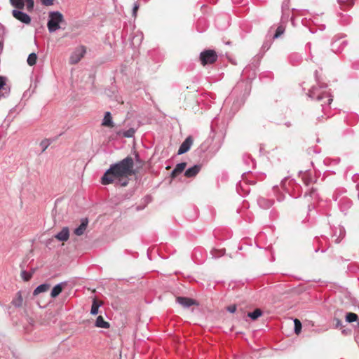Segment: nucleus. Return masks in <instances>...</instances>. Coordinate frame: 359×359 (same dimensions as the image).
I'll return each instance as SVG.
<instances>
[{"label":"nucleus","mask_w":359,"mask_h":359,"mask_svg":"<svg viewBox=\"0 0 359 359\" xmlns=\"http://www.w3.org/2000/svg\"><path fill=\"white\" fill-rule=\"evenodd\" d=\"M134 161L132 157L127 156L118 163L111 164L101 179L104 185L114 183L116 185L126 187L129 182V177L135 173Z\"/></svg>","instance_id":"nucleus-1"},{"label":"nucleus","mask_w":359,"mask_h":359,"mask_svg":"<svg viewBox=\"0 0 359 359\" xmlns=\"http://www.w3.org/2000/svg\"><path fill=\"white\" fill-rule=\"evenodd\" d=\"M327 86L323 83H318V86H313L309 91L308 95L311 99L321 101L323 98H327V104L330 105L332 102V96L326 90Z\"/></svg>","instance_id":"nucleus-2"},{"label":"nucleus","mask_w":359,"mask_h":359,"mask_svg":"<svg viewBox=\"0 0 359 359\" xmlns=\"http://www.w3.org/2000/svg\"><path fill=\"white\" fill-rule=\"evenodd\" d=\"M62 23H65V18L60 11H50L48 13L47 27L50 33L60 29L61 28L60 24Z\"/></svg>","instance_id":"nucleus-3"},{"label":"nucleus","mask_w":359,"mask_h":359,"mask_svg":"<svg viewBox=\"0 0 359 359\" xmlns=\"http://www.w3.org/2000/svg\"><path fill=\"white\" fill-rule=\"evenodd\" d=\"M9 2L15 10H23L25 8L28 12L34 10V0H9Z\"/></svg>","instance_id":"nucleus-4"},{"label":"nucleus","mask_w":359,"mask_h":359,"mask_svg":"<svg viewBox=\"0 0 359 359\" xmlns=\"http://www.w3.org/2000/svg\"><path fill=\"white\" fill-rule=\"evenodd\" d=\"M217 60V55L213 50H206L201 53L200 60L203 65L213 64Z\"/></svg>","instance_id":"nucleus-5"},{"label":"nucleus","mask_w":359,"mask_h":359,"mask_svg":"<svg viewBox=\"0 0 359 359\" xmlns=\"http://www.w3.org/2000/svg\"><path fill=\"white\" fill-rule=\"evenodd\" d=\"M86 53V47L83 46H80L75 49V50L72 53V55L69 58V62L71 64H76L78 63L81 58L84 56Z\"/></svg>","instance_id":"nucleus-6"},{"label":"nucleus","mask_w":359,"mask_h":359,"mask_svg":"<svg viewBox=\"0 0 359 359\" xmlns=\"http://www.w3.org/2000/svg\"><path fill=\"white\" fill-rule=\"evenodd\" d=\"M12 15L16 20L23 24L29 25L31 23V17L24 13L22 10H13Z\"/></svg>","instance_id":"nucleus-7"},{"label":"nucleus","mask_w":359,"mask_h":359,"mask_svg":"<svg viewBox=\"0 0 359 359\" xmlns=\"http://www.w3.org/2000/svg\"><path fill=\"white\" fill-rule=\"evenodd\" d=\"M193 144V139L191 136L187 137L181 144L177 151V154L181 155L187 152Z\"/></svg>","instance_id":"nucleus-8"},{"label":"nucleus","mask_w":359,"mask_h":359,"mask_svg":"<svg viewBox=\"0 0 359 359\" xmlns=\"http://www.w3.org/2000/svg\"><path fill=\"white\" fill-rule=\"evenodd\" d=\"M176 301L179 304L182 305L184 308H189L191 306L196 304L195 300L188 297H178Z\"/></svg>","instance_id":"nucleus-9"},{"label":"nucleus","mask_w":359,"mask_h":359,"mask_svg":"<svg viewBox=\"0 0 359 359\" xmlns=\"http://www.w3.org/2000/svg\"><path fill=\"white\" fill-rule=\"evenodd\" d=\"M60 241H67L69 237V231L68 227H63L62 229L55 236Z\"/></svg>","instance_id":"nucleus-10"},{"label":"nucleus","mask_w":359,"mask_h":359,"mask_svg":"<svg viewBox=\"0 0 359 359\" xmlns=\"http://www.w3.org/2000/svg\"><path fill=\"white\" fill-rule=\"evenodd\" d=\"M201 169V165H194V166L188 168L185 171L184 175L187 177H195L199 172Z\"/></svg>","instance_id":"nucleus-11"},{"label":"nucleus","mask_w":359,"mask_h":359,"mask_svg":"<svg viewBox=\"0 0 359 359\" xmlns=\"http://www.w3.org/2000/svg\"><path fill=\"white\" fill-rule=\"evenodd\" d=\"M88 224V220L87 218L82 219L81 224L74 229V233L76 236L83 235L87 228Z\"/></svg>","instance_id":"nucleus-12"},{"label":"nucleus","mask_w":359,"mask_h":359,"mask_svg":"<svg viewBox=\"0 0 359 359\" xmlns=\"http://www.w3.org/2000/svg\"><path fill=\"white\" fill-rule=\"evenodd\" d=\"M66 285V283L62 282L56 285L50 292V296L53 298L57 297L62 291L63 287Z\"/></svg>","instance_id":"nucleus-13"},{"label":"nucleus","mask_w":359,"mask_h":359,"mask_svg":"<svg viewBox=\"0 0 359 359\" xmlns=\"http://www.w3.org/2000/svg\"><path fill=\"white\" fill-rule=\"evenodd\" d=\"M257 203L259 207L263 209L271 208L273 203V201L262 197L258 198Z\"/></svg>","instance_id":"nucleus-14"},{"label":"nucleus","mask_w":359,"mask_h":359,"mask_svg":"<svg viewBox=\"0 0 359 359\" xmlns=\"http://www.w3.org/2000/svg\"><path fill=\"white\" fill-rule=\"evenodd\" d=\"M102 124L104 126H107V127H109V128L114 127L112 116L109 111H107L105 113Z\"/></svg>","instance_id":"nucleus-15"},{"label":"nucleus","mask_w":359,"mask_h":359,"mask_svg":"<svg viewBox=\"0 0 359 359\" xmlns=\"http://www.w3.org/2000/svg\"><path fill=\"white\" fill-rule=\"evenodd\" d=\"M187 163L185 162H182L176 165L175 168L171 172L172 177H175L180 173H181L186 168Z\"/></svg>","instance_id":"nucleus-16"},{"label":"nucleus","mask_w":359,"mask_h":359,"mask_svg":"<svg viewBox=\"0 0 359 359\" xmlns=\"http://www.w3.org/2000/svg\"><path fill=\"white\" fill-rule=\"evenodd\" d=\"M95 327L100 328H109L110 325L108 322L105 321L102 316H99L95 323Z\"/></svg>","instance_id":"nucleus-17"},{"label":"nucleus","mask_w":359,"mask_h":359,"mask_svg":"<svg viewBox=\"0 0 359 359\" xmlns=\"http://www.w3.org/2000/svg\"><path fill=\"white\" fill-rule=\"evenodd\" d=\"M101 306L102 302L97 301L96 299H94L91 306L90 314L93 316L97 315L98 313V309Z\"/></svg>","instance_id":"nucleus-18"},{"label":"nucleus","mask_w":359,"mask_h":359,"mask_svg":"<svg viewBox=\"0 0 359 359\" xmlns=\"http://www.w3.org/2000/svg\"><path fill=\"white\" fill-rule=\"evenodd\" d=\"M49 287L50 285L48 284H41L36 287V289L34 290L33 294L37 295L39 293L44 292L49 289Z\"/></svg>","instance_id":"nucleus-19"},{"label":"nucleus","mask_w":359,"mask_h":359,"mask_svg":"<svg viewBox=\"0 0 359 359\" xmlns=\"http://www.w3.org/2000/svg\"><path fill=\"white\" fill-rule=\"evenodd\" d=\"M22 302H23V299H22V297L21 294V292L19 291L17 293L16 297L14 299H13L12 304L15 307H20L22 304Z\"/></svg>","instance_id":"nucleus-20"},{"label":"nucleus","mask_w":359,"mask_h":359,"mask_svg":"<svg viewBox=\"0 0 359 359\" xmlns=\"http://www.w3.org/2000/svg\"><path fill=\"white\" fill-rule=\"evenodd\" d=\"M262 315V311L259 309H256L254 311L248 313V316L252 320H256Z\"/></svg>","instance_id":"nucleus-21"},{"label":"nucleus","mask_w":359,"mask_h":359,"mask_svg":"<svg viewBox=\"0 0 359 359\" xmlns=\"http://www.w3.org/2000/svg\"><path fill=\"white\" fill-rule=\"evenodd\" d=\"M37 60V55L34 53H32L28 55L27 62L29 66H33L36 64Z\"/></svg>","instance_id":"nucleus-22"},{"label":"nucleus","mask_w":359,"mask_h":359,"mask_svg":"<svg viewBox=\"0 0 359 359\" xmlns=\"http://www.w3.org/2000/svg\"><path fill=\"white\" fill-rule=\"evenodd\" d=\"M53 142L50 139H44L40 143V147H41V151L43 152L48 147V146Z\"/></svg>","instance_id":"nucleus-23"},{"label":"nucleus","mask_w":359,"mask_h":359,"mask_svg":"<svg viewBox=\"0 0 359 359\" xmlns=\"http://www.w3.org/2000/svg\"><path fill=\"white\" fill-rule=\"evenodd\" d=\"M358 320V315L354 313H348L346 316V320L348 323H353Z\"/></svg>","instance_id":"nucleus-24"},{"label":"nucleus","mask_w":359,"mask_h":359,"mask_svg":"<svg viewBox=\"0 0 359 359\" xmlns=\"http://www.w3.org/2000/svg\"><path fill=\"white\" fill-rule=\"evenodd\" d=\"M284 32H285V27L282 25H279L276 29V33L273 36V38L274 39L278 38L284 33Z\"/></svg>","instance_id":"nucleus-25"},{"label":"nucleus","mask_w":359,"mask_h":359,"mask_svg":"<svg viewBox=\"0 0 359 359\" xmlns=\"http://www.w3.org/2000/svg\"><path fill=\"white\" fill-rule=\"evenodd\" d=\"M339 235L335 239V243H339L341 241V240L345 236V234H346V231H345V229L344 227L339 226Z\"/></svg>","instance_id":"nucleus-26"},{"label":"nucleus","mask_w":359,"mask_h":359,"mask_svg":"<svg viewBox=\"0 0 359 359\" xmlns=\"http://www.w3.org/2000/svg\"><path fill=\"white\" fill-rule=\"evenodd\" d=\"M294 332L297 334H299L302 330V323L298 319H294Z\"/></svg>","instance_id":"nucleus-27"},{"label":"nucleus","mask_w":359,"mask_h":359,"mask_svg":"<svg viewBox=\"0 0 359 359\" xmlns=\"http://www.w3.org/2000/svg\"><path fill=\"white\" fill-rule=\"evenodd\" d=\"M21 277L25 281L29 280L32 277V273H27L25 271L21 272Z\"/></svg>","instance_id":"nucleus-28"},{"label":"nucleus","mask_w":359,"mask_h":359,"mask_svg":"<svg viewBox=\"0 0 359 359\" xmlns=\"http://www.w3.org/2000/svg\"><path fill=\"white\" fill-rule=\"evenodd\" d=\"M339 4L346 5L348 6H352L354 4V0H337Z\"/></svg>","instance_id":"nucleus-29"},{"label":"nucleus","mask_w":359,"mask_h":359,"mask_svg":"<svg viewBox=\"0 0 359 359\" xmlns=\"http://www.w3.org/2000/svg\"><path fill=\"white\" fill-rule=\"evenodd\" d=\"M135 130L133 128H130L127 131L124 132L123 135L126 137H132L135 134Z\"/></svg>","instance_id":"nucleus-30"},{"label":"nucleus","mask_w":359,"mask_h":359,"mask_svg":"<svg viewBox=\"0 0 359 359\" xmlns=\"http://www.w3.org/2000/svg\"><path fill=\"white\" fill-rule=\"evenodd\" d=\"M41 1L44 6H51L53 4L54 0H41Z\"/></svg>","instance_id":"nucleus-31"},{"label":"nucleus","mask_w":359,"mask_h":359,"mask_svg":"<svg viewBox=\"0 0 359 359\" xmlns=\"http://www.w3.org/2000/svg\"><path fill=\"white\" fill-rule=\"evenodd\" d=\"M138 8H139V5L137 3H135L133 8V16H134V17L136 16Z\"/></svg>","instance_id":"nucleus-32"},{"label":"nucleus","mask_w":359,"mask_h":359,"mask_svg":"<svg viewBox=\"0 0 359 359\" xmlns=\"http://www.w3.org/2000/svg\"><path fill=\"white\" fill-rule=\"evenodd\" d=\"M227 311L230 313H234L236 311V305H231L227 307Z\"/></svg>","instance_id":"nucleus-33"},{"label":"nucleus","mask_w":359,"mask_h":359,"mask_svg":"<svg viewBox=\"0 0 359 359\" xmlns=\"http://www.w3.org/2000/svg\"><path fill=\"white\" fill-rule=\"evenodd\" d=\"M334 320L336 321V327H337L341 326V322L339 319L335 318Z\"/></svg>","instance_id":"nucleus-34"},{"label":"nucleus","mask_w":359,"mask_h":359,"mask_svg":"<svg viewBox=\"0 0 359 359\" xmlns=\"http://www.w3.org/2000/svg\"><path fill=\"white\" fill-rule=\"evenodd\" d=\"M338 42H339V41H335L334 42H333V43H332V50H335L334 47H335L336 44H337Z\"/></svg>","instance_id":"nucleus-35"},{"label":"nucleus","mask_w":359,"mask_h":359,"mask_svg":"<svg viewBox=\"0 0 359 359\" xmlns=\"http://www.w3.org/2000/svg\"><path fill=\"white\" fill-rule=\"evenodd\" d=\"M317 74H318V72H317V71H316V72H315V76H316V81L318 82V79Z\"/></svg>","instance_id":"nucleus-36"},{"label":"nucleus","mask_w":359,"mask_h":359,"mask_svg":"<svg viewBox=\"0 0 359 359\" xmlns=\"http://www.w3.org/2000/svg\"><path fill=\"white\" fill-rule=\"evenodd\" d=\"M135 158H136L137 161H139V156L137 154H135Z\"/></svg>","instance_id":"nucleus-37"},{"label":"nucleus","mask_w":359,"mask_h":359,"mask_svg":"<svg viewBox=\"0 0 359 359\" xmlns=\"http://www.w3.org/2000/svg\"><path fill=\"white\" fill-rule=\"evenodd\" d=\"M340 43H341V44H343L344 46H345L346 44L345 41H341Z\"/></svg>","instance_id":"nucleus-38"},{"label":"nucleus","mask_w":359,"mask_h":359,"mask_svg":"<svg viewBox=\"0 0 359 359\" xmlns=\"http://www.w3.org/2000/svg\"><path fill=\"white\" fill-rule=\"evenodd\" d=\"M285 180H286V178H285V179H284L283 181H281V184H282V185H283V186H284V182H285Z\"/></svg>","instance_id":"nucleus-39"},{"label":"nucleus","mask_w":359,"mask_h":359,"mask_svg":"<svg viewBox=\"0 0 359 359\" xmlns=\"http://www.w3.org/2000/svg\"><path fill=\"white\" fill-rule=\"evenodd\" d=\"M309 180H305V184H306V185H308V184H309Z\"/></svg>","instance_id":"nucleus-40"},{"label":"nucleus","mask_w":359,"mask_h":359,"mask_svg":"<svg viewBox=\"0 0 359 359\" xmlns=\"http://www.w3.org/2000/svg\"><path fill=\"white\" fill-rule=\"evenodd\" d=\"M307 46L309 47V49H311V43H309L307 44Z\"/></svg>","instance_id":"nucleus-41"},{"label":"nucleus","mask_w":359,"mask_h":359,"mask_svg":"<svg viewBox=\"0 0 359 359\" xmlns=\"http://www.w3.org/2000/svg\"><path fill=\"white\" fill-rule=\"evenodd\" d=\"M3 47V43L1 41H0V48H2Z\"/></svg>","instance_id":"nucleus-42"},{"label":"nucleus","mask_w":359,"mask_h":359,"mask_svg":"<svg viewBox=\"0 0 359 359\" xmlns=\"http://www.w3.org/2000/svg\"><path fill=\"white\" fill-rule=\"evenodd\" d=\"M358 327L359 328V321L358 322Z\"/></svg>","instance_id":"nucleus-43"}]
</instances>
